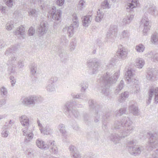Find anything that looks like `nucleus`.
Segmentation results:
<instances>
[{
  "mask_svg": "<svg viewBox=\"0 0 158 158\" xmlns=\"http://www.w3.org/2000/svg\"><path fill=\"white\" fill-rule=\"evenodd\" d=\"M132 122L128 117H123L119 120L114 122L113 127L115 129H121L119 130L118 134L114 133L110 134V139L114 144L119 143L121 139L124 138L129 135L133 131L134 127L132 126Z\"/></svg>",
  "mask_w": 158,
  "mask_h": 158,
  "instance_id": "1",
  "label": "nucleus"
},
{
  "mask_svg": "<svg viewBox=\"0 0 158 158\" xmlns=\"http://www.w3.org/2000/svg\"><path fill=\"white\" fill-rule=\"evenodd\" d=\"M119 72H115L114 74L107 72L101 76L98 80L101 87V93L108 96L109 93L110 86L112 84L115 83L119 76Z\"/></svg>",
  "mask_w": 158,
  "mask_h": 158,
  "instance_id": "2",
  "label": "nucleus"
},
{
  "mask_svg": "<svg viewBox=\"0 0 158 158\" xmlns=\"http://www.w3.org/2000/svg\"><path fill=\"white\" fill-rule=\"evenodd\" d=\"M19 120L22 125L24 127L22 129L23 135L27 137L24 139V142L28 143L31 141L34 136L33 131L28 129L30 125L29 119L27 116L24 115L19 117Z\"/></svg>",
  "mask_w": 158,
  "mask_h": 158,
  "instance_id": "3",
  "label": "nucleus"
},
{
  "mask_svg": "<svg viewBox=\"0 0 158 158\" xmlns=\"http://www.w3.org/2000/svg\"><path fill=\"white\" fill-rule=\"evenodd\" d=\"M134 75V71H133L131 69H128L126 73V78L129 83L132 82V83H134L133 90L135 93L137 94L139 92L140 89L139 81L133 77Z\"/></svg>",
  "mask_w": 158,
  "mask_h": 158,
  "instance_id": "4",
  "label": "nucleus"
},
{
  "mask_svg": "<svg viewBox=\"0 0 158 158\" xmlns=\"http://www.w3.org/2000/svg\"><path fill=\"white\" fill-rule=\"evenodd\" d=\"M135 141L132 140L127 142V148L129 152L132 155L137 156L139 155L144 148L142 146L136 145Z\"/></svg>",
  "mask_w": 158,
  "mask_h": 158,
  "instance_id": "5",
  "label": "nucleus"
},
{
  "mask_svg": "<svg viewBox=\"0 0 158 158\" xmlns=\"http://www.w3.org/2000/svg\"><path fill=\"white\" fill-rule=\"evenodd\" d=\"M42 101L41 97L35 95H30L23 98L21 99V102L25 106H34L37 103Z\"/></svg>",
  "mask_w": 158,
  "mask_h": 158,
  "instance_id": "6",
  "label": "nucleus"
},
{
  "mask_svg": "<svg viewBox=\"0 0 158 158\" xmlns=\"http://www.w3.org/2000/svg\"><path fill=\"white\" fill-rule=\"evenodd\" d=\"M111 116V114L110 112H106L102 107L94 114V121L96 123L98 122L99 121L100 118L101 117L102 118V120L107 121V120Z\"/></svg>",
  "mask_w": 158,
  "mask_h": 158,
  "instance_id": "7",
  "label": "nucleus"
},
{
  "mask_svg": "<svg viewBox=\"0 0 158 158\" xmlns=\"http://www.w3.org/2000/svg\"><path fill=\"white\" fill-rule=\"evenodd\" d=\"M61 12L60 10H56V7L53 6L49 12L50 16L52 17L51 20L54 23V26H56L60 22L61 18Z\"/></svg>",
  "mask_w": 158,
  "mask_h": 158,
  "instance_id": "8",
  "label": "nucleus"
},
{
  "mask_svg": "<svg viewBox=\"0 0 158 158\" xmlns=\"http://www.w3.org/2000/svg\"><path fill=\"white\" fill-rule=\"evenodd\" d=\"M87 65L90 68V73L92 74H94L98 72L101 64L96 59H92L87 62Z\"/></svg>",
  "mask_w": 158,
  "mask_h": 158,
  "instance_id": "9",
  "label": "nucleus"
},
{
  "mask_svg": "<svg viewBox=\"0 0 158 158\" xmlns=\"http://www.w3.org/2000/svg\"><path fill=\"white\" fill-rule=\"evenodd\" d=\"M143 11L144 13V16H147L148 15L156 16L157 14L156 6L152 3H148L143 7Z\"/></svg>",
  "mask_w": 158,
  "mask_h": 158,
  "instance_id": "10",
  "label": "nucleus"
},
{
  "mask_svg": "<svg viewBox=\"0 0 158 158\" xmlns=\"http://www.w3.org/2000/svg\"><path fill=\"white\" fill-rule=\"evenodd\" d=\"M149 135V147L148 149L152 150L153 149L158 147V134L157 133L150 132Z\"/></svg>",
  "mask_w": 158,
  "mask_h": 158,
  "instance_id": "11",
  "label": "nucleus"
},
{
  "mask_svg": "<svg viewBox=\"0 0 158 158\" xmlns=\"http://www.w3.org/2000/svg\"><path fill=\"white\" fill-rule=\"evenodd\" d=\"M73 23L67 28L68 34L69 37H71L73 35L75 30L79 26L78 20L76 14H73Z\"/></svg>",
  "mask_w": 158,
  "mask_h": 158,
  "instance_id": "12",
  "label": "nucleus"
},
{
  "mask_svg": "<svg viewBox=\"0 0 158 158\" xmlns=\"http://www.w3.org/2000/svg\"><path fill=\"white\" fill-rule=\"evenodd\" d=\"M16 57L13 55L11 56L7 61L6 64L9 66L8 68V73L10 74H11L15 72V64H14L15 61L16 60Z\"/></svg>",
  "mask_w": 158,
  "mask_h": 158,
  "instance_id": "13",
  "label": "nucleus"
},
{
  "mask_svg": "<svg viewBox=\"0 0 158 158\" xmlns=\"http://www.w3.org/2000/svg\"><path fill=\"white\" fill-rule=\"evenodd\" d=\"M48 29L47 23L45 21H42L40 23V25L38 28L37 31L40 36L46 34Z\"/></svg>",
  "mask_w": 158,
  "mask_h": 158,
  "instance_id": "14",
  "label": "nucleus"
},
{
  "mask_svg": "<svg viewBox=\"0 0 158 158\" xmlns=\"http://www.w3.org/2000/svg\"><path fill=\"white\" fill-rule=\"evenodd\" d=\"M74 105L73 102H67L65 103L63 107L64 111L68 115V117H71V113L72 110H73V106Z\"/></svg>",
  "mask_w": 158,
  "mask_h": 158,
  "instance_id": "15",
  "label": "nucleus"
},
{
  "mask_svg": "<svg viewBox=\"0 0 158 158\" xmlns=\"http://www.w3.org/2000/svg\"><path fill=\"white\" fill-rule=\"evenodd\" d=\"M141 23L143 24L144 29L143 33L144 35H146L148 31L150 29L151 25L150 21L147 16H143L142 18Z\"/></svg>",
  "mask_w": 158,
  "mask_h": 158,
  "instance_id": "16",
  "label": "nucleus"
},
{
  "mask_svg": "<svg viewBox=\"0 0 158 158\" xmlns=\"http://www.w3.org/2000/svg\"><path fill=\"white\" fill-rule=\"evenodd\" d=\"M129 109L130 112L134 115L138 116L140 114V111L138 106L132 102L130 103Z\"/></svg>",
  "mask_w": 158,
  "mask_h": 158,
  "instance_id": "17",
  "label": "nucleus"
},
{
  "mask_svg": "<svg viewBox=\"0 0 158 158\" xmlns=\"http://www.w3.org/2000/svg\"><path fill=\"white\" fill-rule=\"evenodd\" d=\"M117 53L118 58L124 59L127 55L128 52L127 49L124 48H122L118 50Z\"/></svg>",
  "mask_w": 158,
  "mask_h": 158,
  "instance_id": "18",
  "label": "nucleus"
},
{
  "mask_svg": "<svg viewBox=\"0 0 158 158\" xmlns=\"http://www.w3.org/2000/svg\"><path fill=\"white\" fill-rule=\"evenodd\" d=\"M47 145L48 146V148H50L51 152L54 154H56L58 152V149L56 145L55 144L54 140H49L47 142Z\"/></svg>",
  "mask_w": 158,
  "mask_h": 158,
  "instance_id": "19",
  "label": "nucleus"
},
{
  "mask_svg": "<svg viewBox=\"0 0 158 158\" xmlns=\"http://www.w3.org/2000/svg\"><path fill=\"white\" fill-rule=\"evenodd\" d=\"M88 103L90 109L95 110L94 114H96L98 111L99 110V109H101L102 107L97 104L93 100H89Z\"/></svg>",
  "mask_w": 158,
  "mask_h": 158,
  "instance_id": "20",
  "label": "nucleus"
},
{
  "mask_svg": "<svg viewBox=\"0 0 158 158\" xmlns=\"http://www.w3.org/2000/svg\"><path fill=\"white\" fill-rule=\"evenodd\" d=\"M154 70L153 69L148 68L146 78L148 81H153L155 78L154 75Z\"/></svg>",
  "mask_w": 158,
  "mask_h": 158,
  "instance_id": "21",
  "label": "nucleus"
},
{
  "mask_svg": "<svg viewBox=\"0 0 158 158\" xmlns=\"http://www.w3.org/2000/svg\"><path fill=\"white\" fill-rule=\"evenodd\" d=\"M134 18V15L131 14H129L126 16L123 19L121 23L123 26H126L129 24Z\"/></svg>",
  "mask_w": 158,
  "mask_h": 158,
  "instance_id": "22",
  "label": "nucleus"
},
{
  "mask_svg": "<svg viewBox=\"0 0 158 158\" xmlns=\"http://www.w3.org/2000/svg\"><path fill=\"white\" fill-rule=\"evenodd\" d=\"M92 17L91 15H86L82 18L83 25L85 27H88L90 24Z\"/></svg>",
  "mask_w": 158,
  "mask_h": 158,
  "instance_id": "23",
  "label": "nucleus"
},
{
  "mask_svg": "<svg viewBox=\"0 0 158 158\" xmlns=\"http://www.w3.org/2000/svg\"><path fill=\"white\" fill-rule=\"evenodd\" d=\"M137 6V2L136 0H128L126 8L127 10H131Z\"/></svg>",
  "mask_w": 158,
  "mask_h": 158,
  "instance_id": "24",
  "label": "nucleus"
},
{
  "mask_svg": "<svg viewBox=\"0 0 158 158\" xmlns=\"http://www.w3.org/2000/svg\"><path fill=\"white\" fill-rule=\"evenodd\" d=\"M41 132L44 135H49L53 132L52 129H51L48 126H46L44 128L40 129Z\"/></svg>",
  "mask_w": 158,
  "mask_h": 158,
  "instance_id": "25",
  "label": "nucleus"
},
{
  "mask_svg": "<svg viewBox=\"0 0 158 158\" xmlns=\"http://www.w3.org/2000/svg\"><path fill=\"white\" fill-rule=\"evenodd\" d=\"M36 145L39 148L46 150L48 149V146L47 145V142L46 144L44 143V141L40 139H38L36 141Z\"/></svg>",
  "mask_w": 158,
  "mask_h": 158,
  "instance_id": "26",
  "label": "nucleus"
},
{
  "mask_svg": "<svg viewBox=\"0 0 158 158\" xmlns=\"http://www.w3.org/2000/svg\"><path fill=\"white\" fill-rule=\"evenodd\" d=\"M146 55L151 58V60L154 62L158 61V53H155L152 51L148 52Z\"/></svg>",
  "mask_w": 158,
  "mask_h": 158,
  "instance_id": "27",
  "label": "nucleus"
},
{
  "mask_svg": "<svg viewBox=\"0 0 158 158\" xmlns=\"http://www.w3.org/2000/svg\"><path fill=\"white\" fill-rule=\"evenodd\" d=\"M144 64V61L142 58H139L136 59L135 66L136 68L141 69L143 66Z\"/></svg>",
  "mask_w": 158,
  "mask_h": 158,
  "instance_id": "28",
  "label": "nucleus"
},
{
  "mask_svg": "<svg viewBox=\"0 0 158 158\" xmlns=\"http://www.w3.org/2000/svg\"><path fill=\"white\" fill-rule=\"evenodd\" d=\"M58 129L60 132L62 134L63 137L66 139L67 138V135L65 129L64 125L63 124L59 125L58 127Z\"/></svg>",
  "mask_w": 158,
  "mask_h": 158,
  "instance_id": "29",
  "label": "nucleus"
},
{
  "mask_svg": "<svg viewBox=\"0 0 158 158\" xmlns=\"http://www.w3.org/2000/svg\"><path fill=\"white\" fill-rule=\"evenodd\" d=\"M25 28L22 26L18 28L16 31L14 32V34L16 35H20L22 36L23 38H24L23 36L25 34Z\"/></svg>",
  "mask_w": 158,
  "mask_h": 158,
  "instance_id": "30",
  "label": "nucleus"
},
{
  "mask_svg": "<svg viewBox=\"0 0 158 158\" xmlns=\"http://www.w3.org/2000/svg\"><path fill=\"white\" fill-rule=\"evenodd\" d=\"M150 42L152 44H158V35L157 33H155L152 35Z\"/></svg>",
  "mask_w": 158,
  "mask_h": 158,
  "instance_id": "31",
  "label": "nucleus"
},
{
  "mask_svg": "<svg viewBox=\"0 0 158 158\" xmlns=\"http://www.w3.org/2000/svg\"><path fill=\"white\" fill-rule=\"evenodd\" d=\"M37 65L35 63H31L30 64V69L31 74L34 75L36 72L37 70Z\"/></svg>",
  "mask_w": 158,
  "mask_h": 158,
  "instance_id": "32",
  "label": "nucleus"
},
{
  "mask_svg": "<svg viewBox=\"0 0 158 158\" xmlns=\"http://www.w3.org/2000/svg\"><path fill=\"white\" fill-rule=\"evenodd\" d=\"M89 84L88 82L83 81L81 82L80 84L81 87V92H85L86 89L88 88Z\"/></svg>",
  "mask_w": 158,
  "mask_h": 158,
  "instance_id": "33",
  "label": "nucleus"
},
{
  "mask_svg": "<svg viewBox=\"0 0 158 158\" xmlns=\"http://www.w3.org/2000/svg\"><path fill=\"white\" fill-rule=\"evenodd\" d=\"M108 31L113 35L116 36L117 33V27L116 25H111Z\"/></svg>",
  "mask_w": 158,
  "mask_h": 158,
  "instance_id": "34",
  "label": "nucleus"
},
{
  "mask_svg": "<svg viewBox=\"0 0 158 158\" xmlns=\"http://www.w3.org/2000/svg\"><path fill=\"white\" fill-rule=\"evenodd\" d=\"M18 48V47L16 46H14L10 48L7 49L5 53V55L6 56H8L13 51H16Z\"/></svg>",
  "mask_w": 158,
  "mask_h": 158,
  "instance_id": "35",
  "label": "nucleus"
},
{
  "mask_svg": "<svg viewBox=\"0 0 158 158\" xmlns=\"http://www.w3.org/2000/svg\"><path fill=\"white\" fill-rule=\"evenodd\" d=\"M129 94V92L127 91H125L123 93H122L120 98L118 100L119 102L120 103L123 102L128 97Z\"/></svg>",
  "mask_w": 158,
  "mask_h": 158,
  "instance_id": "36",
  "label": "nucleus"
},
{
  "mask_svg": "<svg viewBox=\"0 0 158 158\" xmlns=\"http://www.w3.org/2000/svg\"><path fill=\"white\" fill-rule=\"evenodd\" d=\"M48 84L46 87V90L49 92L54 91L56 90L55 86L54 84L48 83Z\"/></svg>",
  "mask_w": 158,
  "mask_h": 158,
  "instance_id": "37",
  "label": "nucleus"
},
{
  "mask_svg": "<svg viewBox=\"0 0 158 158\" xmlns=\"http://www.w3.org/2000/svg\"><path fill=\"white\" fill-rule=\"evenodd\" d=\"M124 86V81L121 80L115 90V94H118L123 89Z\"/></svg>",
  "mask_w": 158,
  "mask_h": 158,
  "instance_id": "38",
  "label": "nucleus"
},
{
  "mask_svg": "<svg viewBox=\"0 0 158 158\" xmlns=\"http://www.w3.org/2000/svg\"><path fill=\"white\" fill-rule=\"evenodd\" d=\"M14 123V121L10 120L8 122H6V123L3 126L4 129H6V130H9Z\"/></svg>",
  "mask_w": 158,
  "mask_h": 158,
  "instance_id": "39",
  "label": "nucleus"
},
{
  "mask_svg": "<svg viewBox=\"0 0 158 158\" xmlns=\"http://www.w3.org/2000/svg\"><path fill=\"white\" fill-rule=\"evenodd\" d=\"M126 111V109L125 108H122L118 110H117L115 112L116 116H120L124 114H125Z\"/></svg>",
  "mask_w": 158,
  "mask_h": 158,
  "instance_id": "40",
  "label": "nucleus"
},
{
  "mask_svg": "<svg viewBox=\"0 0 158 158\" xmlns=\"http://www.w3.org/2000/svg\"><path fill=\"white\" fill-rule=\"evenodd\" d=\"M129 34L127 31H123L120 35V39L123 38L125 40H128L129 38Z\"/></svg>",
  "mask_w": 158,
  "mask_h": 158,
  "instance_id": "41",
  "label": "nucleus"
},
{
  "mask_svg": "<svg viewBox=\"0 0 158 158\" xmlns=\"http://www.w3.org/2000/svg\"><path fill=\"white\" fill-rule=\"evenodd\" d=\"M97 12V15L95 19V20L97 22H99L101 21L103 18V14L102 13H100V10H98Z\"/></svg>",
  "mask_w": 158,
  "mask_h": 158,
  "instance_id": "42",
  "label": "nucleus"
},
{
  "mask_svg": "<svg viewBox=\"0 0 158 158\" xmlns=\"http://www.w3.org/2000/svg\"><path fill=\"white\" fill-rule=\"evenodd\" d=\"M154 95V89H150L149 91V98L147 103L148 104H149L151 102V101L152 96Z\"/></svg>",
  "mask_w": 158,
  "mask_h": 158,
  "instance_id": "43",
  "label": "nucleus"
},
{
  "mask_svg": "<svg viewBox=\"0 0 158 158\" xmlns=\"http://www.w3.org/2000/svg\"><path fill=\"white\" fill-rule=\"evenodd\" d=\"M77 42L75 39H73L69 44V48L71 51H73L75 48Z\"/></svg>",
  "mask_w": 158,
  "mask_h": 158,
  "instance_id": "44",
  "label": "nucleus"
},
{
  "mask_svg": "<svg viewBox=\"0 0 158 158\" xmlns=\"http://www.w3.org/2000/svg\"><path fill=\"white\" fill-rule=\"evenodd\" d=\"M145 48L143 44H139L136 46L135 49L138 52H142L143 51Z\"/></svg>",
  "mask_w": 158,
  "mask_h": 158,
  "instance_id": "45",
  "label": "nucleus"
},
{
  "mask_svg": "<svg viewBox=\"0 0 158 158\" xmlns=\"http://www.w3.org/2000/svg\"><path fill=\"white\" fill-rule=\"evenodd\" d=\"M83 120L84 122L87 125L89 124L90 121L88 114L87 113H84L83 114Z\"/></svg>",
  "mask_w": 158,
  "mask_h": 158,
  "instance_id": "46",
  "label": "nucleus"
},
{
  "mask_svg": "<svg viewBox=\"0 0 158 158\" xmlns=\"http://www.w3.org/2000/svg\"><path fill=\"white\" fill-rule=\"evenodd\" d=\"M150 89H154V94L155 95V100L156 103H158V87L154 88L152 87Z\"/></svg>",
  "mask_w": 158,
  "mask_h": 158,
  "instance_id": "47",
  "label": "nucleus"
},
{
  "mask_svg": "<svg viewBox=\"0 0 158 158\" xmlns=\"http://www.w3.org/2000/svg\"><path fill=\"white\" fill-rule=\"evenodd\" d=\"M1 94L3 97H6L7 94V89L3 86L0 89Z\"/></svg>",
  "mask_w": 158,
  "mask_h": 158,
  "instance_id": "48",
  "label": "nucleus"
},
{
  "mask_svg": "<svg viewBox=\"0 0 158 158\" xmlns=\"http://www.w3.org/2000/svg\"><path fill=\"white\" fill-rule=\"evenodd\" d=\"M72 115L76 118H78L80 116L79 112L77 110L74 109L72 110L71 112V117Z\"/></svg>",
  "mask_w": 158,
  "mask_h": 158,
  "instance_id": "49",
  "label": "nucleus"
},
{
  "mask_svg": "<svg viewBox=\"0 0 158 158\" xmlns=\"http://www.w3.org/2000/svg\"><path fill=\"white\" fill-rule=\"evenodd\" d=\"M38 12L35 9H30L28 11L29 15L33 17L36 16Z\"/></svg>",
  "mask_w": 158,
  "mask_h": 158,
  "instance_id": "50",
  "label": "nucleus"
},
{
  "mask_svg": "<svg viewBox=\"0 0 158 158\" xmlns=\"http://www.w3.org/2000/svg\"><path fill=\"white\" fill-rule=\"evenodd\" d=\"M102 7L104 8H109L110 6L109 5V4L107 0H104V1L102 3Z\"/></svg>",
  "mask_w": 158,
  "mask_h": 158,
  "instance_id": "51",
  "label": "nucleus"
},
{
  "mask_svg": "<svg viewBox=\"0 0 158 158\" xmlns=\"http://www.w3.org/2000/svg\"><path fill=\"white\" fill-rule=\"evenodd\" d=\"M58 78L55 76L52 77L48 81V83H56L58 80Z\"/></svg>",
  "mask_w": 158,
  "mask_h": 158,
  "instance_id": "52",
  "label": "nucleus"
},
{
  "mask_svg": "<svg viewBox=\"0 0 158 158\" xmlns=\"http://www.w3.org/2000/svg\"><path fill=\"white\" fill-rule=\"evenodd\" d=\"M85 2L83 0H80L79 2L77 8L78 9L81 10L84 7Z\"/></svg>",
  "mask_w": 158,
  "mask_h": 158,
  "instance_id": "53",
  "label": "nucleus"
},
{
  "mask_svg": "<svg viewBox=\"0 0 158 158\" xmlns=\"http://www.w3.org/2000/svg\"><path fill=\"white\" fill-rule=\"evenodd\" d=\"M60 41L61 43H63L64 45H66L68 44L69 40L67 39L65 36H62L60 38Z\"/></svg>",
  "mask_w": 158,
  "mask_h": 158,
  "instance_id": "54",
  "label": "nucleus"
},
{
  "mask_svg": "<svg viewBox=\"0 0 158 158\" xmlns=\"http://www.w3.org/2000/svg\"><path fill=\"white\" fill-rule=\"evenodd\" d=\"M6 5L9 7H11L13 4V0H3Z\"/></svg>",
  "mask_w": 158,
  "mask_h": 158,
  "instance_id": "55",
  "label": "nucleus"
},
{
  "mask_svg": "<svg viewBox=\"0 0 158 158\" xmlns=\"http://www.w3.org/2000/svg\"><path fill=\"white\" fill-rule=\"evenodd\" d=\"M114 36H115L111 34L109 31H108L107 32L106 38L107 40H109V41H111Z\"/></svg>",
  "mask_w": 158,
  "mask_h": 158,
  "instance_id": "56",
  "label": "nucleus"
},
{
  "mask_svg": "<svg viewBox=\"0 0 158 158\" xmlns=\"http://www.w3.org/2000/svg\"><path fill=\"white\" fill-rule=\"evenodd\" d=\"M13 27V22H10V23H8L6 24V28L8 31L11 30Z\"/></svg>",
  "mask_w": 158,
  "mask_h": 158,
  "instance_id": "57",
  "label": "nucleus"
},
{
  "mask_svg": "<svg viewBox=\"0 0 158 158\" xmlns=\"http://www.w3.org/2000/svg\"><path fill=\"white\" fill-rule=\"evenodd\" d=\"M9 130H6V129H4L3 131L2 132V136L4 137H6L8 136L9 133Z\"/></svg>",
  "mask_w": 158,
  "mask_h": 158,
  "instance_id": "58",
  "label": "nucleus"
},
{
  "mask_svg": "<svg viewBox=\"0 0 158 158\" xmlns=\"http://www.w3.org/2000/svg\"><path fill=\"white\" fill-rule=\"evenodd\" d=\"M35 32V29L32 27H30L28 30L29 35L32 36L34 34Z\"/></svg>",
  "mask_w": 158,
  "mask_h": 158,
  "instance_id": "59",
  "label": "nucleus"
},
{
  "mask_svg": "<svg viewBox=\"0 0 158 158\" xmlns=\"http://www.w3.org/2000/svg\"><path fill=\"white\" fill-rule=\"evenodd\" d=\"M72 126L73 129L76 131H79L80 129V128L77 124L76 123L75 121L73 122V124Z\"/></svg>",
  "mask_w": 158,
  "mask_h": 158,
  "instance_id": "60",
  "label": "nucleus"
},
{
  "mask_svg": "<svg viewBox=\"0 0 158 158\" xmlns=\"http://www.w3.org/2000/svg\"><path fill=\"white\" fill-rule=\"evenodd\" d=\"M10 82L12 86H14L16 82V80L15 77L12 76H11L10 77Z\"/></svg>",
  "mask_w": 158,
  "mask_h": 158,
  "instance_id": "61",
  "label": "nucleus"
},
{
  "mask_svg": "<svg viewBox=\"0 0 158 158\" xmlns=\"http://www.w3.org/2000/svg\"><path fill=\"white\" fill-rule=\"evenodd\" d=\"M64 0H57L56 4L58 6H62L64 4Z\"/></svg>",
  "mask_w": 158,
  "mask_h": 158,
  "instance_id": "62",
  "label": "nucleus"
},
{
  "mask_svg": "<svg viewBox=\"0 0 158 158\" xmlns=\"http://www.w3.org/2000/svg\"><path fill=\"white\" fill-rule=\"evenodd\" d=\"M64 50L63 49H60L59 50L58 53L59 55L60 56V57H63V55L62 54L64 53V54H65L66 55H67V53L65 52L64 53Z\"/></svg>",
  "mask_w": 158,
  "mask_h": 158,
  "instance_id": "63",
  "label": "nucleus"
},
{
  "mask_svg": "<svg viewBox=\"0 0 158 158\" xmlns=\"http://www.w3.org/2000/svg\"><path fill=\"white\" fill-rule=\"evenodd\" d=\"M106 121L102 120V128L104 130H106L107 128V125L106 124Z\"/></svg>",
  "mask_w": 158,
  "mask_h": 158,
  "instance_id": "64",
  "label": "nucleus"
}]
</instances>
